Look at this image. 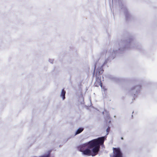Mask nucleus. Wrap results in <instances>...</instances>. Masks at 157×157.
<instances>
[{"label": "nucleus", "instance_id": "f257e3e1", "mask_svg": "<svg viewBox=\"0 0 157 157\" xmlns=\"http://www.w3.org/2000/svg\"><path fill=\"white\" fill-rule=\"evenodd\" d=\"M87 143L88 145V147L89 148V149L92 148V151L94 154V155H93L92 156L97 155L99 151L100 146L99 145H98L95 139L92 140Z\"/></svg>", "mask_w": 157, "mask_h": 157}, {"label": "nucleus", "instance_id": "f03ea898", "mask_svg": "<svg viewBox=\"0 0 157 157\" xmlns=\"http://www.w3.org/2000/svg\"><path fill=\"white\" fill-rule=\"evenodd\" d=\"M88 146L87 143H86L79 146L78 148L80 151L82 152L83 154L90 156L91 155L92 151L88 147Z\"/></svg>", "mask_w": 157, "mask_h": 157}, {"label": "nucleus", "instance_id": "7ed1b4c3", "mask_svg": "<svg viewBox=\"0 0 157 157\" xmlns=\"http://www.w3.org/2000/svg\"><path fill=\"white\" fill-rule=\"evenodd\" d=\"M98 70V71H97L96 73V81L94 83V85L95 86L98 87L100 86L101 87H102V84L101 80V77L99 76V75L102 74L103 71L100 69Z\"/></svg>", "mask_w": 157, "mask_h": 157}, {"label": "nucleus", "instance_id": "20e7f679", "mask_svg": "<svg viewBox=\"0 0 157 157\" xmlns=\"http://www.w3.org/2000/svg\"><path fill=\"white\" fill-rule=\"evenodd\" d=\"M114 157H122V153L119 148H113Z\"/></svg>", "mask_w": 157, "mask_h": 157}, {"label": "nucleus", "instance_id": "39448f33", "mask_svg": "<svg viewBox=\"0 0 157 157\" xmlns=\"http://www.w3.org/2000/svg\"><path fill=\"white\" fill-rule=\"evenodd\" d=\"M105 137H99L97 139H95V140L97 142L98 145H102L103 144L104 141Z\"/></svg>", "mask_w": 157, "mask_h": 157}, {"label": "nucleus", "instance_id": "423d86ee", "mask_svg": "<svg viewBox=\"0 0 157 157\" xmlns=\"http://www.w3.org/2000/svg\"><path fill=\"white\" fill-rule=\"evenodd\" d=\"M66 94V91L64 90V89H63L62 90V92L60 95L61 97L63 98V99L64 100L65 98V95Z\"/></svg>", "mask_w": 157, "mask_h": 157}, {"label": "nucleus", "instance_id": "0eeeda50", "mask_svg": "<svg viewBox=\"0 0 157 157\" xmlns=\"http://www.w3.org/2000/svg\"><path fill=\"white\" fill-rule=\"evenodd\" d=\"M83 130V128H79L77 131L75 133V135L78 134L81 132Z\"/></svg>", "mask_w": 157, "mask_h": 157}, {"label": "nucleus", "instance_id": "6e6552de", "mask_svg": "<svg viewBox=\"0 0 157 157\" xmlns=\"http://www.w3.org/2000/svg\"><path fill=\"white\" fill-rule=\"evenodd\" d=\"M110 130V128L109 127H108L106 129V132H107V134H108V133Z\"/></svg>", "mask_w": 157, "mask_h": 157}, {"label": "nucleus", "instance_id": "1a4fd4ad", "mask_svg": "<svg viewBox=\"0 0 157 157\" xmlns=\"http://www.w3.org/2000/svg\"><path fill=\"white\" fill-rule=\"evenodd\" d=\"M96 64L94 66V72H93V76H94V73H95V71L96 68Z\"/></svg>", "mask_w": 157, "mask_h": 157}, {"label": "nucleus", "instance_id": "9d476101", "mask_svg": "<svg viewBox=\"0 0 157 157\" xmlns=\"http://www.w3.org/2000/svg\"><path fill=\"white\" fill-rule=\"evenodd\" d=\"M104 90H106V89L105 87H103L102 86V87H101Z\"/></svg>", "mask_w": 157, "mask_h": 157}, {"label": "nucleus", "instance_id": "9b49d317", "mask_svg": "<svg viewBox=\"0 0 157 157\" xmlns=\"http://www.w3.org/2000/svg\"><path fill=\"white\" fill-rule=\"evenodd\" d=\"M134 89H135V87H133L132 88V90H133Z\"/></svg>", "mask_w": 157, "mask_h": 157}, {"label": "nucleus", "instance_id": "f8f14e48", "mask_svg": "<svg viewBox=\"0 0 157 157\" xmlns=\"http://www.w3.org/2000/svg\"><path fill=\"white\" fill-rule=\"evenodd\" d=\"M121 139L122 140H123V137H121Z\"/></svg>", "mask_w": 157, "mask_h": 157}, {"label": "nucleus", "instance_id": "ddd939ff", "mask_svg": "<svg viewBox=\"0 0 157 157\" xmlns=\"http://www.w3.org/2000/svg\"><path fill=\"white\" fill-rule=\"evenodd\" d=\"M48 157V156H47L46 157Z\"/></svg>", "mask_w": 157, "mask_h": 157}]
</instances>
